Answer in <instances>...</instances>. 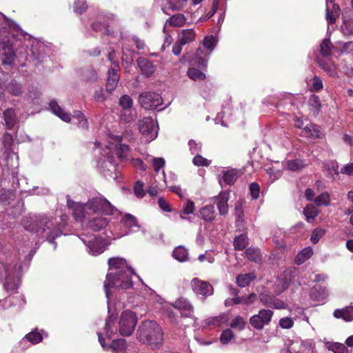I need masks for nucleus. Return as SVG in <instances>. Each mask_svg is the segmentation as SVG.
Returning <instances> with one entry per match:
<instances>
[{
  "label": "nucleus",
  "mask_w": 353,
  "mask_h": 353,
  "mask_svg": "<svg viewBox=\"0 0 353 353\" xmlns=\"http://www.w3.org/2000/svg\"><path fill=\"white\" fill-rule=\"evenodd\" d=\"M110 270L112 271L106 275L104 282L105 296L109 299L110 288L129 289L132 287L131 276L134 270L128 266L126 261L122 258H112L108 260Z\"/></svg>",
  "instance_id": "f257e3e1"
},
{
  "label": "nucleus",
  "mask_w": 353,
  "mask_h": 353,
  "mask_svg": "<svg viewBox=\"0 0 353 353\" xmlns=\"http://www.w3.org/2000/svg\"><path fill=\"white\" fill-rule=\"evenodd\" d=\"M30 219V221L27 220L23 222L26 230L46 238L51 243H54V240L61 236V228L56 218L39 214Z\"/></svg>",
  "instance_id": "f03ea898"
},
{
  "label": "nucleus",
  "mask_w": 353,
  "mask_h": 353,
  "mask_svg": "<svg viewBox=\"0 0 353 353\" xmlns=\"http://www.w3.org/2000/svg\"><path fill=\"white\" fill-rule=\"evenodd\" d=\"M137 334L140 341L151 346L152 348L158 347L163 341L161 328L157 322L153 321H143Z\"/></svg>",
  "instance_id": "7ed1b4c3"
},
{
  "label": "nucleus",
  "mask_w": 353,
  "mask_h": 353,
  "mask_svg": "<svg viewBox=\"0 0 353 353\" xmlns=\"http://www.w3.org/2000/svg\"><path fill=\"white\" fill-rule=\"evenodd\" d=\"M203 48H199L191 61V64L198 68L205 69L208 66L209 56L214 50L216 40L213 36H207L204 38Z\"/></svg>",
  "instance_id": "20e7f679"
},
{
  "label": "nucleus",
  "mask_w": 353,
  "mask_h": 353,
  "mask_svg": "<svg viewBox=\"0 0 353 353\" xmlns=\"http://www.w3.org/2000/svg\"><path fill=\"white\" fill-rule=\"evenodd\" d=\"M136 313L130 310H125L121 313L119 321V332L122 336L131 335L137 323Z\"/></svg>",
  "instance_id": "39448f33"
},
{
  "label": "nucleus",
  "mask_w": 353,
  "mask_h": 353,
  "mask_svg": "<svg viewBox=\"0 0 353 353\" xmlns=\"http://www.w3.org/2000/svg\"><path fill=\"white\" fill-rule=\"evenodd\" d=\"M86 208L89 209L90 214L92 213H103L110 215L114 212L113 205L102 196H97L90 199L86 203Z\"/></svg>",
  "instance_id": "423d86ee"
},
{
  "label": "nucleus",
  "mask_w": 353,
  "mask_h": 353,
  "mask_svg": "<svg viewBox=\"0 0 353 353\" xmlns=\"http://www.w3.org/2000/svg\"><path fill=\"white\" fill-rule=\"evenodd\" d=\"M139 130L145 136L147 142H150L157 137V125L151 117H145L139 121Z\"/></svg>",
  "instance_id": "0eeeda50"
},
{
  "label": "nucleus",
  "mask_w": 353,
  "mask_h": 353,
  "mask_svg": "<svg viewBox=\"0 0 353 353\" xmlns=\"http://www.w3.org/2000/svg\"><path fill=\"white\" fill-rule=\"evenodd\" d=\"M139 103L145 110H152L162 104V98L157 92H145L139 95Z\"/></svg>",
  "instance_id": "6e6552de"
},
{
  "label": "nucleus",
  "mask_w": 353,
  "mask_h": 353,
  "mask_svg": "<svg viewBox=\"0 0 353 353\" xmlns=\"http://www.w3.org/2000/svg\"><path fill=\"white\" fill-rule=\"evenodd\" d=\"M273 315L270 310H261L257 314L253 315L250 319V323L255 329L261 330L265 325L269 324Z\"/></svg>",
  "instance_id": "1a4fd4ad"
},
{
  "label": "nucleus",
  "mask_w": 353,
  "mask_h": 353,
  "mask_svg": "<svg viewBox=\"0 0 353 353\" xmlns=\"http://www.w3.org/2000/svg\"><path fill=\"white\" fill-rule=\"evenodd\" d=\"M82 241L87 247L88 252L92 255H98L105 250V241L102 238L94 236L91 239L83 238Z\"/></svg>",
  "instance_id": "9d476101"
},
{
  "label": "nucleus",
  "mask_w": 353,
  "mask_h": 353,
  "mask_svg": "<svg viewBox=\"0 0 353 353\" xmlns=\"http://www.w3.org/2000/svg\"><path fill=\"white\" fill-rule=\"evenodd\" d=\"M67 204L73 210V215L77 221H84L90 217V210L86 208V203H75L68 199Z\"/></svg>",
  "instance_id": "9b49d317"
},
{
  "label": "nucleus",
  "mask_w": 353,
  "mask_h": 353,
  "mask_svg": "<svg viewBox=\"0 0 353 353\" xmlns=\"http://www.w3.org/2000/svg\"><path fill=\"white\" fill-rule=\"evenodd\" d=\"M191 285L193 291L197 295L208 296L213 294L214 290L212 286L206 281L194 278L192 280Z\"/></svg>",
  "instance_id": "f8f14e48"
},
{
  "label": "nucleus",
  "mask_w": 353,
  "mask_h": 353,
  "mask_svg": "<svg viewBox=\"0 0 353 353\" xmlns=\"http://www.w3.org/2000/svg\"><path fill=\"white\" fill-rule=\"evenodd\" d=\"M119 80V62L114 61L113 66H112L108 71V77L105 86L106 91L111 93L115 90Z\"/></svg>",
  "instance_id": "ddd939ff"
},
{
  "label": "nucleus",
  "mask_w": 353,
  "mask_h": 353,
  "mask_svg": "<svg viewBox=\"0 0 353 353\" xmlns=\"http://www.w3.org/2000/svg\"><path fill=\"white\" fill-rule=\"evenodd\" d=\"M98 168L105 177L117 179V176H113V173L116 171V166L112 162V157L108 155L106 159L100 160L98 162Z\"/></svg>",
  "instance_id": "4468645a"
},
{
  "label": "nucleus",
  "mask_w": 353,
  "mask_h": 353,
  "mask_svg": "<svg viewBox=\"0 0 353 353\" xmlns=\"http://www.w3.org/2000/svg\"><path fill=\"white\" fill-rule=\"evenodd\" d=\"M0 53L3 57V65H11L13 63L15 53L8 41H0Z\"/></svg>",
  "instance_id": "2eb2a0df"
},
{
  "label": "nucleus",
  "mask_w": 353,
  "mask_h": 353,
  "mask_svg": "<svg viewBox=\"0 0 353 353\" xmlns=\"http://www.w3.org/2000/svg\"><path fill=\"white\" fill-rule=\"evenodd\" d=\"M172 305L179 310L183 316L185 317H192L194 312L192 305L185 298L180 297L176 299Z\"/></svg>",
  "instance_id": "dca6fc26"
},
{
  "label": "nucleus",
  "mask_w": 353,
  "mask_h": 353,
  "mask_svg": "<svg viewBox=\"0 0 353 353\" xmlns=\"http://www.w3.org/2000/svg\"><path fill=\"white\" fill-rule=\"evenodd\" d=\"M123 139H128L129 141L131 140V138L128 137V134H125L123 136H115L112 138V141L115 143L116 154L119 159L125 158L127 153L130 150L128 145L121 143Z\"/></svg>",
  "instance_id": "f3484780"
},
{
  "label": "nucleus",
  "mask_w": 353,
  "mask_h": 353,
  "mask_svg": "<svg viewBox=\"0 0 353 353\" xmlns=\"http://www.w3.org/2000/svg\"><path fill=\"white\" fill-rule=\"evenodd\" d=\"M137 63L141 74L146 77L152 76L156 70V67L152 61L145 57H139Z\"/></svg>",
  "instance_id": "a211bd4d"
},
{
  "label": "nucleus",
  "mask_w": 353,
  "mask_h": 353,
  "mask_svg": "<svg viewBox=\"0 0 353 353\" xmlns=\"http://www.w3.org/2000/svg\"><path fill=\"white\" fill-rule=\"evenodd\" d=\"M228 193L221 192L214 197V203L216 204L220 215L225 216L228 213Z\"/></svg>",
  "instance_id": "6ab92c4d"
},
{
  "label": "nucleus",
  "mask_w": 353,
  "mask_h": 353,
  "mask_svg": "<svg viewBox=\"0 0 353 353\" xmlns=\"http://www.w3.org/2000/svg\"><path fill=\"white\" fill-rule=\"evenodd\" d=\"M88 220V227L96 232L104 229L108 225L107 219L99 216H90Z\"/></svg>",
  "instance_id": "aec40b11"
},
{
  "label": "nucleus",
  "mask_w": 353,
  "mask_h": 353,
  "mask_svg": "<svg viewBox=\"0 0 353 353\" xmlns=\"http://www.w3.org/2000/svg\"><path fill=\"white\" fill-rule=\"evenodd\" d=\"M328 296V292L325 287L316 285L313 287L310 292V298L314 301H323Z\"/></svg>",
  "instance_id": "412c9836"
},
{
  "label": "nucleus",
  "mask_w": 353,
  "mask_h": 353,
  "mask_svg": "<svg viewBox=\"0 0 353 353\" xmlns=\"http://www.w3.org/2000/svg\"><path fill=\"white\" fill-rule=\"evenodd\" d=\"M333 315L336 319H342L345 321H351L353 320V306H347L342 309L335 310Z\"/></svg>",
  "instance_id": "4be33fe9"
},
{
  "label": "nucleus",
  "mask_w": 353,
  "mask_h": 353,
  "mask_svg": "<svg viewBox=\"0 0 353 353\" xmlns=\"http://www.w3.org/2000/svg\"><path fill=\"white\" fill-rule=\"evenodd\" d=\"M243 174L240 170L232 169L223 172V180L227 185H231Z\"/></svg>",
  "instance_id": "5701e85b"
},
{
  "label": "nucleus",
  "mask_w": 353,
  "mask_h": 353,
  "mask_svg": "<svg viewBox=\"0 0 353 353\" xmlns=\"http://www.w3.org/2000/svg\"><path fill=\"white\" fill-rule=\"evenodd\" d=\"M230 319V315L228 313L224 312L219 316L209 318L206 320V324L208 325H214L215 327L221 326L223 324H227Z\"/></svg>",
  "instance_id": "b1692460"
},
{
  "label": "nucleus",
  "mask_w": 353,
  "mask_h": 353,
  "mask_svg": "<svg viewBox=\"0 0 353 353\" xmlns=\"http://www.w3.org/2000/svg\"><path fill=\"white\" fill-rule=\"evenodd\" d=\"M50 108L52 112L63 121L65 122H69L70 121V115L63 110L56 101L53 100L50 101Z\"/></svg>",
  "instance_id": "393cba45"
},
{
  "label": "nucleus",
  "mask_w": 353,
  "mask_h": 353,
  "mask_svg": "<svg viewBox=\"0 0 353 353\" xmlns=\"http://www.w3.org/2000/svg\"><path fill=\"white\" fill-rule=\"evenodd\" d=\"M4 121L8 129H12L18 122L14 110L10 108L3 112Z\"/></svg>",
  "instance_id": "a878e982"
},
{
  "label": "nucleus",
  "mask_w": 353,
  "mask_h": 353,
  "mask_svg": "<svg viewBox=\"0 0 353 353\" xmlns=\"http://www.w3.org/2000/svg\"><path fill=\"white\" fill-rule=\"evenodd\" d=\"M121 223L124 226L129 228L132 232H136L139 230V225L135 216L130 214H126L122 219Z\"/></svg>",
  "instance_id": "bb28decb"
},
{
  "label": "nucleus",
  "mask_w": 353,
  "mask_h": 353,
  "mask_svg": "<svg viewBox=\"0 0 353 353\" xmlns=\"http://www.w3.org/2000/svg\"><path fill=\"white\" fill-rule=\"evenodd\" d=\"M199 212L204 221H212L216 216V212L213 205H208L203 207Z\"/></svg>",
  "instance_id": "cd10ccee"
},
{
  "label": "nucleus",
  "mask_w": 353,
  "mask_h": 353,
  "mask_svg": "<svg viewBox=\"0 0 353 353\" xmlns=\"http://www.w3.org/2000/svg\"><path fill=\"white\" fill-rule=\"evenodd\" d=\"M109 350L114 353H127L125 340L119 339L112 341L111 344L109 345Z\"/></svg>",
  "instance_id": "c85d7f7f"
},
{
  "label": "nucleus",
  "mask_w": 353,
  "mask_h": 353,
  "mask_svg": "<svg viewBox=\"0 0 353 353\" xmlns=\"http://www.w3.org/2000/svg\"><path fill=\"white\" fill-rule=\"evenodd\" d=\"M195 36L196 34L193 29H185L181 30L178 40L182 44L186 45L193 41L195 39Z\"/></svg>",
  "instance_id": "c756f323"
},
{
  "label": "nucleus",
  "mask_w": 353,
  "mask_h": 353,
  "mask_svg": "<svg viewBox=\"0 0 353 353\" xmlns=\"http://www.w3.org/2000/svg\"><path fill=\"white\" fill-rule=\"evenodd\" d=\"M256 278V276L254 272L239 274L236 277V283L239 287L245 288L248 286Z\"/></svg>",
  "instance_id": "7c9ffc66"
},
{
  "label": "nucleus",
  "mask_w": 353,
  "mask_h": 353,
  "mask_svg": "<svg viewBox=\"0 0 353 353\" xmlns=\"http://www.w3.org/2000/svg\"><path fill=\"white\" fill-rule=\"evenodd\" d=\"M312 254L313 250L311 248L307 247L303 249L296 257V263L298 265L303 264L305 261L312 256Z\"/></svg>",
  "instance_id": "2f4dec72"
},
{
  "label": "nucleus",
  "mask_w": 353,
  "mask_h": 353,
  "mask_svg": "<svg viewBox=\"0 0 353 353\" xmlns=\"http://www.w3.org/2000/svg\"><path fill=\"white\" fill-rule=\"evenodd\" d=\"M6 91L13 96H19L23 93V88L20 83L12 81L6 85Z\"/></svg>",
  "instance_id": "473e14b6"
},
{
  "label": "nucleus",
  "mask_w": 353,
  "mask_h": 353,
  "mask_svg": "<svg viewBox=\"0 0 353 353\" xmlns=\"http://www.w3.org/2000/svg\"><path fill=\"white\" fill-rule=\"evenodd\" d=\"M172 256L180 262L186 261L188 259L187 250L183 246L176 248L172 252Z\"/></svg>",
  "instance_id": "72a5a7b5"
},
{
  "label": "nucleus",
  "mask_w": 353,
  "mask_h": 353,
  "mask_svg": "<svg viewBox=\"0 0 353 353\" xmlns=\"http://www.w3.org/2000/svg\"><path fill=\"white\" fill-rule=\"evenodd\" d=\"M233 243L235 250H243L248 245V237L245 234H240L234 238Z\"/></svg>",
  "instance_id": "f704fd0d"
},
{
  "label": "nucleus",
  "mask_w": 353,
  "mask_h": 353,
  "mask_svg": "<svg viewBox=\"0 0 353 353\" xmlns=\"http://www.w3.org/2000/svg\"><path fill=\"white\" fill-rule=\"evenodd\" d=\"M185 17L182 14H176L167 19L166 24H169L174 27H181L185 22Z\"/></svg>",
  "instance_id": "c9c22d12"
},
{
  "label": "nucleus",
  "mask_w": 353,
  "mask_h": 353,
  "mask_svg": "<svg viewBox=\"0 0 353 353\" xmlns=\"http://www.w3.org/2000/svg\"><path fill=\"white\" fill-rule=\"evenodd\" d=\"M303 212L308 222L314 220L319 214V210L312 204L306 205Z\"/></svg>",
  "instance_id": "e433bc0d"
},
{
  "label": "nucleus",
  "mask_w": 353,
  "mask_h": 353,
  "mask_svg": "<svg viewBox=\"0 0 353 353\" xmlns=\"http://www.w3.org/2000/svg\"><path fill=\"white\" fill-rule=\"evenodd\" d=\"M188 77L194 81H203L205 79V74L195 68H190L188 70Z\"/></svg>",
  "instance_id": "4c0bfd02"
},
{
  "label": "nucleus",
  "mask_w": 353,
  "mask_h": 353,
  "mask_svg": "<svg viewBox=\"0 0 353 353\" xmlns=\"http://www.w3.org/2000/svg\"><path fill=\"white\" fill-rule=\"evenodd\" d=\"M332 48L330 39L325 38L320 45V52L323 57H328L332 54Z\"/></svg>",
  "instance_id": "58836bf2"
},
{
  "label": "nucleus",
  "mask_w": 353,
  "mask_h": 353,
  "mask_svg": "<svg viewBox=\"0 0 353 353\" xmlns=\"http://www.w3.org/2000/svg\"><path fill=\"white\" fill-rule=\"evenodd\" d=\"M319 65L329 75L336 77L337 72L335 65L330 61H319Z\"/></svg>",
  "instance_id": "ea45409f"
},
{
  "label": "nucleus",
  "mask_w": 353,
  "mask_h": 353,
  "mask_svg": "<svg viewBox=\"0 0 353 353\" xmlns=\"http://www.w3.org/2000/svg\"><path fill=\"white\" fill-rule=\"evenodd\" d=\"M308 103L310 106H311L313 108V114L316 116L319 113L321 108V104L319 97L314 94L310 96L308 101Z\"/></svg>",
  "instance_id": "a19ab883"
},
{
  "label": "nucleus",
  "mask_w": 353,
  "mask_h": 353,
  "mask_svg": "<svg viewBox=\"0 0 353 353\" xmlns=\"http://www.w3.org/2000/svg\"><path fill=\"white\" fill-rule=\"evenodd\" d=\"M120 117L125 122H131L134 120L136 117L135 110L132 108L122 110L120 114Z\"/></svg>",
  "instance_id": "79ce46f5"
},
{
  "label": "nucleus",
  "mask_w": 353,
  "mask_h": 353,
  "mask_svg": "<svg viewBox=\"0 0 353 353\" xmlns=\"http://www.w3.org/2000/svg\"><path fill=\"white\" fill-rule=\"evenodd\" d=\"M304 130L312 137L321 138L322 137L321 128L317 125L310 124L304 128Z\"/></svg>",
  "instance_id": "37998d69"
},
{
  "label": "nucleus",
  "mask_w": 353,
  "mask_h": 353,
  "mask_svg": "<svg viewBox=\"0 0 353 353\" xmlns=\"http://www.w3.org/2000/svg\"><path fill=\"white\" fill-rule=\"evenodd\" d=\"M246 325L245 320L241 316L237 315L230 322V327L233 329L243 330Z\"/></svg>",
  "instance_id": "c03bdc74"
},
{
  "label": "nucleus",
  "mask_w": 353,
  "mask_h": 353,
  "mask_svg": "<svg viewBox=\"0 0 353 353\" xmlns=\"http://www.w3.org/2000/svg\"><path fill=\"white\" fill-rule=\"evenodd\" d=\"M245 255L250 261L258 262L261 260L260 251L257 248H250L247 249Z\"/></svg>",
  "instance_id": "a18cd8bd"
},
{
  "label": "nucleus",
  "mask_w": 353,
  "mask_h": 353,
  "mask_svg": "<svg viewBox=\"0 0 353 353\" xmlns=\"http://www.w3.org/2000/svg\"><path fill=\"white\" fill-rule=\"evenodd\" d=\"M83 78L88 82L96 81L98 79L97 72L92 68H89L83 72Z\"/></svg>",
  "instance_id": "49530a36"
},
{
  "label": "nucleus",
  "mask_w": 353,
  "mask_h": 353,
  "mask_svg": "<svg viewBox=\"0 0 353 353\" xmlns=\"http://www.w3.org/2000/svg\"><path fill=\"white\" fill-rule=\"evenodd\" d=\"M314 203L319 206H327L330 203V196L327 192H323L316 197L314 200Z\"/></svg>",
  "instance_id": "de8ad7c7"
},
{
  "label": "nucleus",
  "mask_w": 353,
  "mask_h": 353,
  "mask_svg": "<svg viewBox=\"0 0 353 353\" xmlns=\"http://www.w3.org/2000/svg\"><path fill=\"white\" fill-rule=\"evenodd\" d=\"M256 299V294L251 293L249 295L236 296V303L237 304H251Z\"/></svg>",
  "instance_id": "09e8293b"
},
{
  "label": "nucleus",
  "mask_w": 353,
  "mask_h": 353,
  "mask_svg": "<svg viewBox=\"0 0 353 353\" xmlns=\"http://www.w3.org/2000/svg\"><path fill=\"white\" fill-rule=\"evenodd\" d=\"M114 326V322L111 316H109L106 319L105 325L104 327V334L108 338H111L114 334L113 327Z\"/></svg>",
  "instance_id": "8fccbe9b"
},
{
  "label": "nucleus",
  "mask_w": 353,
  "mask_h": 353,
  "mask_svg": "<svg viewBox=\"0 0 353 353\" xmlns=\"http://www.w3.org/2000/svg\"><path fill=\"white\" fill-rule=\"evenodd\" d=\"M73 118L77 119L78 120V125L79 128L87 129L88 127V123L87 119L84 117L83 114L79 112L76 111L74 112Z\"/></svg>",
  "instance_id": "3c124183"
},
{
  "label": "nucleus",
  "mask_w": 353,
  "mask_h": 353,
  "mask_svg": "<svg viewBox=\"0 0 353 353\" xmlns=\"http://www.w3.org/2000/svg\"><path fill=\"white\" fill-rule=\"evenodd\" d=\"M304 167V163L302 161L296 159L291 160L287 162V169L292 171H297Z\"/></svg>",
  "instance_id": "603ef678"
},
{
  "label": "nucleus",
  "mask_w": 353,
  "mask_h": 353,
  "mask_svg": "<svg viewBox=\"0 0 353 353\" xmlns=\"http://www.w3.org/2000/svg\"><path fill=\"white\" fill-rule=\"evenodd\" d=\"M234 338V333L230 329H226L221 333L220 341L221 342L226 345Z\"/></svg>",
  "instance_id": "864d4df0"
},
{
  "label": "nucleus",
  "mask_w": 353,
  "mask_h": 353,
  "mask_svg": "<svg viewBox=\"0 0 353 353\" xmlns=\"http://www.w3.org/2000/svg\"><path fill=\"white\" fill-rule=\"evenodd\" d=\"M325 234V230L322 228H316L313 230L310 241L314 243H316L319 242L321 238H322Z\"/></svg>",
  "instance_id": "5fc2aeb1"
},
{
  "label": "nucleus",
  "mask_w": 353,
  "mask_h": 353,
  "mask_svg": "<svg viewBox=\"0 0 353 353\" xmlns=\"http://www.w3.org/2000/svg\"><path fill=\"white\" fill-rule=\"evenodd\" d=\"M192 163L196 166H209L211 163V161L197 154L193 158Z\"/></svg>",
  "instance_id": "6e6d98bb"
},
{
  "label": "nucleus",
  "mask_w": 353,
  "mask_h": 353,
  "mask_svg": "<svg viewBox=\"0 0 353 353\" xmlns=\"http://www.w3.org/2000/svg\"><path fill=\"white\" fill-rule=\"evenodd\" d=\"M133 101L128 95H123L119 99V105L123 110L132 108Z\"/></svg>",
  "instance_id": "4d7b16f0"
},
{
  "label": "nucleus",
  "mask_w": 353,
  "mask_h": 353,
  "mask_svg": "<svg viewBox=\"0 0 353 353\" xmlns=\"http://www.w3.org/2000/svg\"><path fill=\"white\" fill-rule=\"evenodd\" d=\"M329 349L334 353H348V350L344 344L334 343L330 345Z\"/></svg>",
  "instance_id": "13d9d810"
},
{
  "label": "nucleus",
  "mask_w": 353,
  "mask_h": 353,
  "mask_svg": "<svg viewBox=\"0 0 353 353\" xmlns=\"http://www.w3.org/2000/svg\"><path fill=\"white\" fill-rule=\"evenodd\" d=\"M3 287L8 292H14L18 288V283L15 281H12L9 276H6V281L3 283Z\"/></svg>",
  "instance_id": "bf43d9fd"
},
{
  "label": "nucleus",
  "mask_w": 353,
  "mask_h": 353,
  "mask_svg": "<svg viewBox=\"0 0 353 353\" xmlns=\"http://www.w3.org/2000/svg\"><path fill=\"white\" fill-rule=\"evenodd\" d=\"M26 339L32 343L36 344L42 340V336L39 332H32L26 335Z\"/></svg>",
  "instance_id": "052dcab7"
},
{
  "label": "nucleus",
  "mask_w": 353,
  "mask_h": 353,
  "mask_svg": "<svg viewBox=\"0 0 353 353\" xmlns=\"http://www.w3.org/2000/svg\"><path fill=\"white\" fill-rule=\"evenodd\" d=\"M152 164L154 171L158 172L161 168L165 166V161L161 157H152Z\"/></svg>",
  "instance_id": "680f3d73"
},
{
  "label": "nucleus",
  "mask_w": 353,
  "mask_h": 353,
  "mask_svg": "<svg viewBox=\"0 0 353 353\" xmlns=\"http://www.w3.org/2000/svg\"><path fill=\"white\" fill-rule=\"evenodd\" d=\"M273 298L274 296L265 292L261 293L259 296L260 301L268 307H270V306H272Z\"/></svg>",
  "instance_id": "e2e57ef3"
},
{
  "label": "nucleus",
  "mask_w": 353,
  "mask_h": 353,
  "mask_svg": "<svg viewBox=\"0 0 353 353\" xmlns=\"http://www.w3.org/2000/svg\"><path fill=\"white\" fill-rule=\"evenodd\" d=\"M189 149L192 154L199 153L201 151L202 145L201 143H196L194 140L191 139L188 142Z\"/></svg>",
  "instance_id": "0e129e2a"
},
{
  "label": "nucleus",
  "mask_w": 353,
  "mask_h": 353,
  "mask_svg": "<svg viewBox=\"0 0 353 353\" xmlns=\"http://www.w3.org/2000/svg\"><path fill=\"white\" fill-rule=\"evenodd\" d=\"M323 88V82L321 79L315 76L312 79L311 90L312 91H318Z\"/></svg>",
  "instance_id": "69168bd1"
},
{
  "label": "nucleus",
  "mask_w": 353,
  "mask_h": 353,
  "mask_svg": "<svg viewBox=\"0 0 353 353\" xmlns=\"http://www.w3.org/2000/svg\"><path fill=\"white\" fill-rule=\"evenodd\" d=\"M74 11L78 14H82L87 8L85 2L76 0L74 3Z\"/></svg>",
  "instance_id": "338daca9"
},
{
  "label": "nucleus",
  "mask_w": 353,
  "mask_h": 353,
  "mask_svg": "<svg viewBox=\"0 0 353 353\" xmlns=\"http://www.w3.org/2000/svg\"><path fill=\"white\" fill-rule=\"evenodd\" d=\"M250 195L252 199H256L259 196L260 188L256 183H252L250 185Z\"/></svg>",
  "instance_id": "774afa93"
}]
</instances>
